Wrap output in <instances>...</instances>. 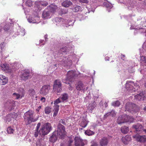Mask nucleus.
<instances>
[{
  "mask_svg": "<svg viewBox=\"0 0 146 146\" xmlns=\"http://www.w3.org/2000/svg\"><path fill=\"white\" fill-rule=\"evenodd\" d=\"M39 133V131H37L36 130H35V131L34 132V135L36 137L38 136V133Z\"/></svg>",
  "mask_w": 146,
  "mask_h": 146,
  "instance_id": "5fc2aeb1",
  "label": "nucleus"
},
{
  "mask_svg": "<svg viewBox=\"0 0 146 146\" xmlns=\"http://www.w3.org/2000/svg\"><path fill=\"white\" fill-rule=\"evenodd\" d=\"M73 87L71 86L70 85L69 86V89L70 90H73Z\"/></svg>",
  "mask_w": 146,
  "mask_h": 146,
  "instance_id": "69168bd1",
  "label": "nucleus"
},
{
  "mask_svg": "<svg viewBox=\"0 0 146 146\" xmlns=\"http://www.w3.org/2000/svg\"><path fill=\"white\" fill-rule=\"evenodd\" d=\"M53 89L57 93H60L61 92L62 84L60 80H55L53 84Z\"/></svg>",
  "mask_w": 146,
  "mask_h": 146,
  "instance_id": "1a4fd4ad",
  "label": "nucleus"
},
{
  "mask_svg": "<svg viewBox=\"0 0 146 146\" xmlns=\"http://www.w3.org/2000/svg\"><path fill=\"white\" fill-rule=\"evenodd\" d=\"M133 121V119L132 117L126 114H123L118 117L117 123L118 124H121L127 122H132Z\"/></svg>",
  "mask_w": 146,
  "mask_h": 146,
  "instance_id": "423d86ee",
  "label": "nucleus"
},
{
  "mask_svg": "<svg viewBox=\"0 0 146 146\" xmlns=\"http://www.w3.org/2000/svg\"><path fill=\"white\" fill-rule=\"evenodd\" d=\"M25 30L23 28L21 29V31L19 33V34L21 36H23L25 35Z\"/></svg>",
  "mask_w": 146,
  "mask_h": 146,
  "instance_id": "8fccbe9b",
  "label": "nucleus"
},
{
  "mask_svg": "<svg viewBox=\"0 0 146 146\" xmlns=\"http://www.w3.org/2000/svg\"><path fill=\"white\" fill-rule=\"evenodd\" d=\"M121 58L123 60H126V57L124 55L121 54Z\"/></svg>",
  "mask_w": 146,
  "mask_h": 146,
  "instance_id": "052dcab7",
  "label": "nucleus"
},
{
  "mask_svg": "<svg viewBox=\"0 0 146 146\" xmlns=\"http://www.w3.org/2000/svg\"><path fill=\"white\" fill-rule=\"evenodd\" d=\"M112 105L114 106H119L120 105V103L118 101L114 102L112 103Z\"/></svg>",
  "mask_w": 146,
  "mask_h": 146,
  "instance_id": "a19ab883",
  "label": "nucleus"
},
{
  "mask_svg": "<svg viewBox=\"0 0 146 146\" xmlns=\"http://www.w3.org/2000/svg\"><path fill=\"white\" fill-rule=\"evenodd\" d=\"M8 79L5 76L2 75H0V84L4 85L8 82Z\"/></svg>",
  "mask_w": 146,
  "mask_h": 146,
  "instance_id": "4be33fe9",
  "label": "nucleus"
},
{
  "mask_svg": "<svg viewBox=\"0 0 146 146\" xmlns=\"http://www.w3.org/2000/svg\"><path fill=\"white\" fill-rule=\"evenodd\" d=\"M115 115V111L114 110H112L111 112H108L106 113L104 115V117L105 118H106L108 116H111L113 117Z\"/></svg>",
  "mask_w": 146,
  "mask_h": 146,
  "instance_id": "c85d7f7f",
  "label": "nucleus"
},
{
  "mask_svg": "<svg viewBox=\"0 0 146 146\" xmlns=\"http://www.w3.org/2000/svg\"><path fill=\"white\" fill-rule=\"evenodd\" d=\"M73 140L72 139H70L68 141V142L69 143V145H71V144L73 142Z\"/></svg>",
  "mask_w": 146,
  "mask_h": 146,
  "instance_id": "0e129e2a",
  "label": "nucleus"
},
{
  "mask_svg": "<svg viewBox=\"0 0 146 146\" xmlns=\"http://www.w3.org/2000/svg\"><path fill=\"white\" fill-rule=\"evenodd\" d=\"M35 19L31 17H30L28 19V21L30 23H38L39 22L38 20L39 19V17L38 16L35 17Z\"/></svg>",
  "mask_w": 146,
  "mask_h": 146,
  "instance_id": "393cba45",
  "label": "nucleus"
},
{
  "mask_svg": "<svg viewBox=\"0 0 146 146\" xmlns=\"http://www.w3.org/2000/svg\"><path fill=\"white\" fill-rule=\"evenodd\" d=\"M58 111H54L53 114V117H55L58 114Z\"/></svg>",
  "mask_w": 146,
  "mask_h": 146,
  "instance_id": "e2e57ef3",
  "label": "nucleus"
},
{
  "mask_svg": "<svg viewBox=\"0 0 146 146\" xmlns=\"http://www.w3.org/2000/svg\"><path fill=\"white\" fill-rule=\"evenodd\" d=\"M39 4L44 6H46L48 4V3L45 1H40Z\"/></svg>",
  "mask_w": 146,
  "mask_h": 146,
  "instance_id": "49530a36",
  "label": "nucleus"
},
{
  "mask_svg": "<svg viewBox=\"0 0 146 146\" xmlns=\"http://www.w3.org/2000/svg\"><path fill=\"white\" fill-rule=\"evenodd\" d=\"M44 37L45 39V41L44 40H40V44H39L40 46H41V45H40L41 43H42V45H43L44 44L45 41L47 40V35H45Z\"/></svg>",
  "mask_w": 146,
  "mask_h": 146,
  "instance_id": "ea45409f",
  "label": "nucleus"
},
{
  "mask_svg": "<svg viewBox=\"0 0 146 146\" xmlns=\"http://www.w3.org/2000/svg\"><path fill=\"white\" fill-rule=\"evenodd\" d=\"M1 67L2 70L5 71L6 72L11 73L13 72V69H11L9 68L7 64H2L1 65Z\"/></svg>",
  "mask_w": 146,
  "mask_h": 146,
  "instance_id": "dca6fc26",
  "label": "nucleus"
},
{
  "mask_svg": "<svg viewBox=\"0 0 146 146\" xmlns=\"http://www.w3.org/2000/svg\"><path fill=\"white\" fill-rule=\"evenodd\" d=\"M146 43L145 42L144 43L143 45V52H140V61L141 63L143 65H144L146 66V52H144V50H145V47L146 45Z\"/></svg>",
  "mask_w": 146,
  "mask_h": 146,
  "instance_id": "9d476101",
  "label": "nucleus"
},
{
  "mask_svg": "<svg viewBox=\"0 0 146 146\" xmlns=\"http://www.w3.org/2000/svg\"><path fill=\"white\" fill-rule=\"evenodd\" d=\"M29 94L31 96H33L35 94V91L33 89H31L29 91Z\"/></svg>",
  "mask_w": 146,
  "mask_h": 146,
  "instance_id": "79ce46f5",
  "label": "nucleus"
},
{
  "mask_svg": "<svg viewBox=\"0 0 146 146\" xmlns=\"http://www.w3.org/2000/svg\"><path fill=\"white\" fill-rule=\"evenodd\" d=\"M26 5L29 7H31L32 5V1L30 0H28L26 2Z\"/></svg>",
  "mask_w": 146,
  "mask_h": 146,
  "instance_id": "09e8293b",
  "label": "nucleus"
},
{
  "mask_svg": "<svg viewBox=\"0 0 146 146\" xmlns=\"http://www.w3.org/2000/svg\"><path fill=\"white\" fill-rule=\"evenodd\" d=\"M51 13L47 9H45L42 14V17L44 19H47L50 18Z\"/></svg>",
  "mask_w": 146,
  "mask_h": 146,
  "instance_id": "412c9836",
  "label": "nucleus"
},
{
  "mask_svg": "<svg viewBox=\"0 0 146 146\" xmlns=\"http://www.w3.org/2000/svg\"><path fill=\"white\" fill-rule=\"evenodd\" d=\"M14 131V130L11 127H8L7 129V132L9 134L13 133Z\"/></svg>",
  "mask_w": 146,
  "mask_h": 146,
  "instance_id": "37998d69",
  "label": "nucleus"
},
{
  "mask_svg": "<svg viewBox=\"0 0 146 146\" xmlns=\"http://www.w3.org/2000/svg\"><path fill=\"white\" fill-rule=\"evenodd\" d=\"M85 134L88 135L90 136L94 134V132L90 130H86L85 132Z\"/></svg>",
  "mask_w": 146,
  "mask_h": 146,
  "instance_id": "4c0bfd02",
  "label": "nucleus"
},
{
  "mask_svg": "<svg viewBox=\"0 0 146 146\" xmlns=\"http://www.w3.org/2000/svg\"><path fill=\"white\" fill-rule=\"evenodd\" d=\"M6 121H8V122H9L12 119V118L11 117L8 118V115L6 116Z\"/></svg>",
  "mask_w": 146,
  "mask_h": 146,
  "instance_id": "6e6d98bb",
  "label": "nucleus"
},
{
  "mask_svg": "<svg viewBox=\"0 0 146 146\" xmlns=\"http://www.w3.org/2000/svg\"><path fill=\"white\" fill-rule=\"evenodd\" d=\"M57 9L58 7L56 5L51 4L48 7L47 9L50 11L51 13H54L57 11Z\"/></svg>",
  "mask_w": 146,
  "mask_h": 146,
  "instance_id": "b1692460",
  "label": "nucleus"
},
{
  "mask_svg": "<svg viewBox=\"0 0 146 146\" xmlns=\"http://www.w3.org/2000/svg\"><path fill=\"white\" fill-rule=\"evenodd\" d=\"M75 146H84L86 143L85 140H82L80 137H76L74 138Z\"/></svg>",
  "mask_w": 146,
  "mask_h": 146,
  "instance_id": "ddd939ff",
  "label": "nucleus"
},
{
  "mask_svg": "<svg viewBox=\"0 0 146 146\" xmlns=\"http://www.w3.org/2000/svg\"><path fill=\"white\" fill-rule=\"evenodd\" d=\"M59 106L58 105H54V111H58Z\"/></svg>",
  "mask_w": 146,
  "mask_h": 146,
  "instance_id": "3c124183",
  "label": "nucleus"
},
{
  "mask_svg": "<svg viewBox=\"0 0 146 146\" xmlns=\"http://www.w3.org/2000/svg\"><path fill=\"white\" fill-rule=\"evenodd\" d=\"M51 108L49 107H46L45 109V113L47 114H49L51 112Z\"/></svg>",
  "mask_w": 146,
  "mask_h": 146,
  "instance_id": "58836bf2",
  "label": "nucleus"
},
{
  "mask_svg": "<svg viewBox=\"0 0 146 146\" xmlns=\"http://www.w3.org/2000/svg\"><path fill=\"white\" fill-rule=\"evenodd\" d=\"M121 130L123 133L126 134L129 131V128L127 127L124 126L121 127Z\"/></svg>",
  "mask_w": 146,
  "mask_h": 146,
  "instance_id": "72a5a7b5",
  "label": "nucleus"
},
{
  "mask_svg": "<svg viewBox=\"0 0 146 146\" xmlns=\"http://www.w3.org/2000/svg\"><path fill=\"white\" fill-rule=\"evenodd\" d=\"M33 112L32 111L29 110L25 113L23 117L26 124L27 125L29 124L32 122L36 121L38 118H35L33 115Z\"/></svg>",
  "mask_w": 146,
  "mask_h": 146,
  "instance_id": "f03ea898",
  "label": "nucleus"
},
{
  "mask_svg": "<svg viewBox=\"0 0 146 146\" xmlns=\"http://www.w3.org/2000/svg\"><path fill=\"white\" fill-rule=\"evenodd\" d=\"M121 140L124 144H127L131 140V137L127 135L125 137H122Z\"/></svg>",
  "mask_w": 146,
  "mask_h": 146,
  "instance_id": "cd10ccee",
  "label": "nucleus"
},
{
  "mask_svg": "<svg viewBox=\"0 0 146 146\" xmlns=\"http://www.w3.org/2000/svg\"><path fill=\"white\" fill-rule=\"evenodd\" d=\"M72 3L70 1H65L62 3V5L65 7H68L72 4Z\"/></svg>",
  "mask_w": 146,
  "mask_h": 146,
  "instance_id": "2f4dec72",
  "label": "nucleus"
},
{
  "mask_svg": "<svg viewBox=\"0 0 146 146\" xmlns=\"http://www.w3.org/2000/svg\"><path fill=\"white\" fill-rule=\"evenodd\" d=\"M45 99L44 97H42L41 99V100L43 102H44L45 101Z\"/></svg>",
  "mask_w": 146,
  "mask_h": 146,
  "instance_id": "774afa93",
  "label": "nucleus"
},
{
  "mask_svg": "<svg viewBox=\"0 0 146 146\" xmlns=\"http://www.w3.org/2000/svg\"><path fill=\"white\" fill-rule=\"evenodd\" d=\"M133 127L137 131H142L143 126L140 124H137L136 125H134Z\"/></svg>",
  "mask_w": 146,
  "mask_h": 146,
  "instance_id": "c756f323",
  "label": "nucleus"
},
{
  "mask_svg": "<svg viewBox=\"0 0 146 146\" xmlns=\"http://www.w3.org/2000/svg\"><path fill=\"white\" fill-rule=\"evenodd\" d=\"M84 87V86L83 83L82 82H79L77 83L76 88L78 90H82L83 92H84L86 90L88 89V87H87L86 88H85Z\"/></svg>",
  "mask_w": 146,
  "mask_h": 146,
  "instance_id": "a211bd4d",
  "label": "nucleus"
},
{
  "mask_svg": "<svg viewBox=\"0 0 146 146\" xmlns=\"http://www.w3.org/2000/svg\"><path fill=\"white\" fill-rule=\"evenodd\" d=\"M68 94L66 93L62 94L61 96L59 97L62 102H66L67 101L68 98Z\"/></svg>",
  "mask_w": 146,
  "mask_h": 146,
  "instance_id": "bb28decb",
  "label": "nucleus"
},
{
  "mask_svg": "<svg viewBox=\"0 0 146 146\" xmlns=\"http://www.w3.org/2000/svg\"><path fill=\"white\" fill-rule=\"evenodd\" d=\"M79 17L80 18V21H81V20L83 19H84V16H83V15H79Z\"/></svg>",
  "mask_w": 146,
  "mask_h": 146,
  "instance_id": "680f3d73",
  "label": "nucleus"
},
{
  "mask_svg": "<svg viewBox=\"0 0 146 146\" xmlns=\"http://www.w3.org/2000/svg\"><path fill=\"white\" fill-rule=\"evenodd\" d=\"M40 123H38L37 124L35 130H36L37 131H38V129L40 128Z\"/></svg>",
  "mask_w": 146,
  "mask_h": 146,
  "instance_id": "13d9d810",
  "label": "nucleus"
},
{
  "mask_svg": "<svg viewBox=\"0 0 146 146\" xmlns=\"http://www.w3.org/2000/svg\"><path fill=\"white\" fill-rule=\"evenodd\" d=\"M103 5L104 6L107 8L108 12L110 11V9H111L113 7L112 5L110 3L107 2H104Z\"/></svg>",
  "mask_w": 146,
  "mask_h": 146,
  "instance_id": "7c9ffc66",
  "label": "nucleus"
},
{
  "mask_svg": "<svg viewBox=\"0 0 146 146\" xmlns=\"http://www.w3.org/2000/svg\"><path fill=\"white\" fill-rule=\"evenodd\" d=\"M41 106H39L36 109V110L37 112V113L41 109Z\"/></svg>",
  "mask_w": 146,
  "mask_h": 146,
  "instance_id": "bf43d9fd",
  "label": "nucleus"
},
{
  "mask_svg": "<svg viewBox=\"0 0 146 146\" xmlns=\"http://www.w3.org/2000/svg\"><path fill=\"white\" fill-rule=\"evenodd\" d=\"M125 87L128 91L132 92H135L139 86L137 84L134 83L132 81H128L125 84Z\"/></svg>",
  "mask_w": 146,
  "mask_h": 146,
  "instance_id": "0eeeda50",
  "label": "nucleus"
},
{
  "mask_svg": "<svg viewBox=\"0 0 146 146\" xmlns=\"http://www.w3.org/2000/svg\"><path fill=\"white\" fill-rule=\"evenodd\" d=\"M59 123L58 125L59 124H60L61 125V123H62L63 125L66 124V122H65V120L64 119H61L59 121Z\"/></svg>",
  "mask_w": 146,
  "mask_h": 146,
  "instance_id": "603ef678",
  "label": "nucleus"
},
{
  "mask_svg": "<svg viewBox=\"0 0 146 146\" xmlns=\"http://www.w3.org/2000/svg\"><path fill=\"white\" fill-rule=\"evenodd\" d=\"M11 24V23H8L5 25L4 27V29L5 31H7L9 30V25Z\"/></svg>",
  "mask_w": 146,
  "mask_h": 146,
  "instance_id": "de8ad7c7",
  "label": "nucleus"
},
{
  "mask_svg": "<svg viewBox=\"0 0 146 146\" xmlns=\"http://www.w3.org/2000/svg\"><path fill=\"white\" fill-rule=\"evenodd\" d=\"M62 102L61 101V100L60 98L59 97L56 100L54 101V105H58V104L59 103H60L61 102Z\"/></svg>",
  "mask_w": 146,
  "mask_h": 146,
  "instance_id": "c03bdc74",
  "label": "nucleus"
},
{
  "mask_svg": "<svg viewBox=\"0 0 146 146\" xmlns=\"http://www.w3.org/2000/svg\"><path fill=\"white\" fill-rule=\"evenodd\" d=\"M91 146H98L97 144L96 143H93Z\"/></svg>",
  "mask_w": 146,
  "mask_h": 146,
  "instance_id": "338daca9",
  "label": "nucleus"
},
{
  "mask_svg": "<svg viewBox=\"0 0 146 146\" xmlns=\"http://www.w3.org/2000/svg\"><path fill=\"white\" fill-rule=\"evenodd\" d=\"M50 88V85H45L40 89L39 91L40 93L43 96H45L49 93Z\"/></svg>",
  "mask_w": 146,
  "mask_h": 146,
  "instance_id": "f8f14e48",
  "label": "nucleus"
},
{
  "mask_svg": "<svg viewBox=\"0 0 146 146\" xmlns=\"http://www.w3.org/2000/svg\"><path fill=\"white\" fill-rule=\"evenodd\" d=\"M108 142V140L106 137H103L100 141V145L101 146H106L107 145Z\"/></svg>",
  "mask_w": 146,
  "mask_h": 146,
  "instance_id": "a878e982",
  "label": "nucleus"
},
{
  "mask_svg": "<svg viewBox=\"0 0 146 146\" xmlns=\"http://www.w3.org/2000/svg\"><path fill=\"white\" fill-rule=\"evenodd\" d=\"M55 21L56 23V25H62L64 26L68 27L69 26H73L75 20H67L61 18H57L55 19Z\"/></svg>",
  "mask_w": 146,
  "mask_h": 146,
  "instance_id": "7ed1b4c3",
  "label": "nucleus"
},
{
  "mask_svg": "<svg viewBox=\"0 0 146 146\" xmlns=\"http://www.w3.org/2000/svg\"><path fill=\"white\" fill-rule=\"evenodd\" d=\"M88 123V121L86 119H83L80 123V125L82 127L84 128L87 125Z\"/></svg>",
  "mask_w": 146,
  "mask_h": 146,
  "instance_id": "f704fd0d",
  "label": "nucleus"
},
{
  "mask_svg": "<svg viewBox=\"0 0 146 146\" xmlns=\"http://www.w3.org/2000/svg\"><path fill=\"white\" fill-rule=\"evenodd\" d=\"M15 101L13 100H8L5 103L4 106L9 110H12L15 106Z\"/></svg>",
  "mask_w": 146,
  "mask_h": 146,
  "instance_id": "9b49d317",
  "label": "nucleus"
},
{
  "mask_svg": "<svg viewBox=\"0 0 146 146\" xmlns=\"http://www.w3.org/2000/svg\"><path fill=\"white\" fill-rule=\"evenodd\" d=\"M139 3L135 1H132L127 5V8L129 10H132L134 8L139 7Z\"/></svg>",
  "mask_w": 146,
  "mask_h": 146,
  "instance_id": "4468645a",
  "label": "nucleus"
},
{
  "mask_svg": "<svg viewBox=\"0 0 146 146\" xmlns=\"http://www.w3.org/2000/svg\"><path fill=\"white\" fill-rule=\"evenodd\" d=\"M96 106V103L94 102H91L89 104L88 107V111L92 113L93 110Z\"/></svg>",
  "mask_w": 146,
  "mask_h": 146,
  "instance_id": "5701e85b",
  "label": "nucleus"
},
{
  "mask_svg": "<svg viewBox=\"0 0 146 146\" xmlns=\"http://www.w3.org/2000/svg\"><path fill=\"white\" fill-rule=\"evenodd\" d=\"M17 116V114L15 112L11 113L8 115V118L11 117L12 119L15 118Z\"/></svg>",
  "mask_w": 146,
  "mask_h": 146,
  "instance_id": "c9c22d12",
  "label": "nucleus"
},
{
  "mask_svg": "<svg viewBox=\"0 0 146 146\" xmlns=\"http://www.w3.org/2000/svg\"><path fill=\"white\" fill-rule=\"evenodd\" d=\"M65 128L64 127L60 124L58 125L57 131L54 132L49 139L50 142H54L57 139V137L62 139L65 135Z\"/></svg>",
  "mask_w": 146,
  "mask_h": 146,
  "instance_id": "f257e3e1",
  "label": "nucleus"
},
{
  "mask_svg": "<svg viewBox=\"0 0 146 146\" xmlns=\"http://www.w3.org/2000/svg\"><path fill=\"white\" fill-rule=\"evenodd\" d=\"M20 92H19V93H14L13 94V95L16 98V99H18L19 98H21L24 96L25 92L24 89L23 88H21L20 89Z\"/></svg>",
  "mask_w": 146,
  "mask_h": 146,
  "instance_id": "f3484780",
  "label": "nucleus"
},
{
  "mask_svg": "<svg viewBox=\"0 0 146 146\" xmlns=\"http://www.w3.org/2000/svg\"><path fill=\"white\" fill-rule=\"evenodd\" d=\"M66 48L65 47L61 48L59 50V53L60 54H63L66 52Z\"/></svg>",
  "mask_w": 146,
  "mask_h": 146,
  "instance_id": "a18cd8bd",
  "label": "nucleus"
},
{
  "mask_svg": "<svg viewBox=\"0 0 146 146\" xmlns=\"http://www.w3.org/2000/svg\"><path fill=\"white\" fill-rule=\"evenodd\" d=\"M20 78L21 80H25L28 79L29 78H30L29 70H25L24 73L20 75Z\"/></svg>",
  "mask_w": 146,
  "mask_h": 146,
  "instance_id": "6ab92c4d",
  "label": "nucleus"
},
{
  "mask_svg": "<svg viewBox=\"0 0 146 146\" xmlns=\"http://www.w3.org/2000/svg\"><path fill=\"white\" fill-rule=\"evenodd\" d=\"M80 73L78 72L72 70L68 72L66 78L65 79H62V82L66 84H69V81L72 80L73 78H75L79 76Z\"/></svg>",
  "mask_w": 146,
  "mask_h": 146,
  "instance_id": "20e7f679",
  "label": "nucleus"
},
{
  "mask_svg": "<svg viewBox=\"0 0 146 146\" xmlns=\"http://www.w3.org/2000/svg\"><path fill=\"white\" fill-rule=\"evenodd\" d=\"M52 129L51 124L47 123L42 126L39 131V133L42 136L47 135Z\"/></svg>",
  "mask_w": 146,
  "mask_h": 146,
  "instance_id": "39448f33",
  "label": "nucleus"
},
{
  "mask_svg": "<svg viewBox=\"0 0 146 146\" xmlns=\"http://www.w3.org/2000/svg\"><path fill=\"white\" fill-rule=\"evenodd\" d=\"M73 11L75 12H77L79 11H82L81 7L79 6H76L73 9Z\"/></svg>",
  "mask_w": 146,
  "mask_h": 146,
  "instance_id": "e433bc0d",
  "label": "nucleus"
},
{
  "mask_svg": "<svg viewBox=\"0 0 146 146\" xmlns=\"http://www.w3.org/2000/svg\"><path fill=\"white\" fill-rule=\"evenodd\" d=\"M133 137L135 138L138 141L141 143H144L146 142V136L141 135L137 134L133 136Z\"/></svg>",
  "mask_w": 146,
  "mask_h": 146,
  "instance_id": "2eb2a0df",
  "label": "nucleus"
},
{
  "mask_svg": "<svg viewBox=\"0 0 146 146\" xmlns=\"http://www.w3.org/2000/svg\"><path fill=\"white\" fill-rule=\"evenodd\" d=\"M5 45V43L4 42L1 44L0 45V47L1 49L3 48Z\"/></svg>",
  "mask_w": 146,
  "mask_h": 146,
  "instance_id": "4d7b16f0",
  "label": "nucleus"
},
{
  "mask_svg": "<svg viewBox=\"0 0 146 146\" xmlns=\"http://www.w3.org/2000/svg\"><path fill=\"white\" fill-rule=\"evenodd\" d=\"M78 1L81 3H88V1L87 0H78Z\"/></svg>",
  "mask_w": 146,
  "mask_h": 146,
  "instance_id": "864d4df0",
  "label": "nucleus"
},
{
  "mask_svg": "<svg viewBox=\"0 0 146 146\" xmlns=\"http://www.w3.org/2000/svg\"><path fill=\"white\" fill-rule=\"evenodd\" d=\"M146 95L144 92H142L135 96V98L137 100H143L146 97Z\"/></svg>",
  "mask_w": 146,
  "mask_h": 146,
  "instance_id": "aec40b11",
  "label": "nucleus"
},
{
  "mask_svg": "<svg viewBox=\"0 0 146 146\" xmlns=\"http://www.w3.org/2000/svg\"><path fill=\"white\" fill-rule=\"evenodd\" d=\"M139 107H137L135 104L127 103L125 105V111L130 112L131 113H136L139 111Z\"/></svg>",
  "mask_w": 146,
  "mask_h": 146,
  "instance_id": "6e6552de",
  "label": "nucleus"
},
{
  "mask_svg": "<svg viewBox=\"0 0 146 146\" xmlns=\"http://www.w3.org/2000/svg\"><path fill=\"white\" fill-rule=\"evenodd\" d=\"M58 10L59 14L60 15L66 14L68 12L67 10L66 9H59Z\"/></svg>",
  "mask_w": 146,
  "mask_h": 146,
  "instance_id": "473e14b6",
  "label": "nucleus"
}]
</instances>
